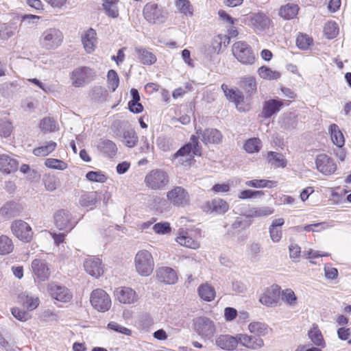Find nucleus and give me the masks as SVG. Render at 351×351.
<instances>
[{
	"label": "nucleus",
	"mask_w": 351,
	"mask_h": 351,
	"mask_svg": "<svg viewBox=\"0 0 351 351\" xmlns=\"http://www.w3.org/2000/svg\"><path fill=\"white\" fill-rule=\"evenodd\" d=\"M97 73L88 66H79L70 73L71 84L75 87H83L95 80Z\"/></svg>",
	"instance_id": "f03ea898"
},
{
	"label": "nucleus",
	"mask_w": 351,
	"mask_h": 351,
	"mask_svg": "<svg viewBox=\"0 0 351 351\" xmlns=\"http://www.w3.org/2000/svg\"><path fill=\"white\" fill-rule=\"evenodd\" d=\"M238 343L252 350L261 348L263 346V339L256 335L239 334L237 335Z\"/></svg>",
	"instance_id": "aec40b11"
},
{
	"label": "nucleus",
	"mask_w": 351,
	"mask_h": 351,
	"mask_svg": "<svg viewBox=\"0 0 351 351\" xmlns=\"http://www.w3.org/2000/svg\"><path fill=\"white\" fill-rule=\"evenodd\" d=\"M234 56L243 64H252L255 61V56L250 46L245 42H236L232 45Z\"/></svg>",
	"instance_id": "20e7f679"
},
{
	"label": "nucleus",
	"mask_w": 351,
	"mask_h": 351,
	"mask_svg": "<svg viewBox=\"0 0 351 351\" xmlns=\"http://www.w3.org/2000/svg\"><path fill=\"white\" fill-rule=\"evenodd\" d=\"M158 147L163 152L169 151L172 148V141L170 138L160 136L157 140Z\"/></svg>",
	"instance_id": "69168bd1"
},
{
	"label": "nucleus",
	"mask_w": 351,
	"mask_h": 351,
	"mask_svg": "<svg viewBox=\"0 0 351 351\" xmlns=\"http://www.w3.org/2000/svg\"><path fill=\"white\" fill-rule=\"evenodd\" d=\"M308 335L313 344L317 346H323L324 340L322 334L319 329L317 325H313L308 332Z\"/></svg>",
	"instance_id": "58836bf2"
},
{
	"label": "nucleus",
	"mask_w": 351,
	"mask_h": 351,
	"mask_svg": "<svg viewBox=\"0 0 351 351\" xmlns=\"http://www.w3.org/2000/svg\"><path fill=\"white\" fill-rule=\"evenodd\" d=\"M201 145L197 138L193 135L190 141L180 147L174 154V160L178 159V162H190L194 156H201Z\"/></svg>",
	"instance_id": "f257e3e1"
},
{
	"label": "nucleus",
	"mask_w": 351,
	"mask_h": 351,
	"mask_svg": "<svg viewBox=\"0 0 351 351\" xmlns=\"http://www.w3.org/2000/svg\"><path fill=\"white\" fill-rule=\"evenodd\" d=\"M176 241L180 245L191 249H197L199 247V243L194 239L189 232L183 229L179 230Z\"/></svg>",
	"instance_id": "a878e982"
},
{
	"label": "nucleus",
	"mask_w": 351,
	"mask_h": 351,
	"mask_svg": "<svg viewBox=\"0 0 351 351\" xmlns=\"http://www.w3.org/2000/svg\"><path fill=\"white\" fill-rule=\"evenodd\" d=\"M108 86L112 92H114L119 84V77L113 69L108 71L107 74Z\"/></svg>",
	"instance_id": "49530a36"
},
{
	"label": "nucleus",
	"mask_w": 351,
	"mask_h": 351,
	"mask_svg": "<svg viewBox=\"0 0 351 351\" xmlns=\"http://www.w3.org/2000/svg\"><path fill=\"white\" fill-rule=\"evenodd\" d=\"M193 329L204 339H212L216 331L214 322L206 317L194 319Z\"/></svg>",
	"instance_id": "7ed1b4c3"
},
{
	"label": "nucleus",
	"mask_w": 351,
	"mask_h": 351,
	"mask_svg": "<svg viewBox=\"0 0 351 351\" xmlns=\"http://www.w3.org/2000/svg\"><path fill=\"white\" fill-rule=\"evenodd\" d=\"M57 144L54 141H50L46 142L38 147L33 150V154L36 156H46L51 153L56 147Z\"/></svg>",
	"instance_id": "4c0bfd02"
},
{
	"label": "nucleus",
	"mask_w": 351,
	"mask_h": 351,
	"mask_svg": "<svg viewBox=\"0 0 351 351\" xmlns=\"http://www.w3.org/2000/svg\"><path fill=\"white\" fill-rule=\"evenodd\" d=\"M44 183L45 189L49 191H53L57 189L60 184L59 180L53 176H49L45 178Z\"/></svg>",
	"instance_id": "bf43d9fd"
},
{
	"label": "nucleus",
	"mask_w": 351,
	"mask_h": 351,
	"mask_svg": "<svg viewBox=\"0 0 351 351\" xmlns=\"http://www.w3.org/2000/svg\"><path fill=\"white\" fill-rule=\"evenodd\" d=\"M14 247V243L10 238L6 235L0 236V255L10 254Z\"/></svg>",
	"instance_id": "a19ab883"
},
{
	"label": "nucleus",
	"mask_w": 351,
	"mask_h": 351,
	"mask_svg": "<svg viewBox=\"0 0 351 351\" xmlns=\"http://www.w3.org/2000/svg\"><path fill=\"white\" fill-rule=\"evenodd\" d=\"M34 274L41 281L47 280L50 276L49 269L47 263L40 259H34L32 262Z\"/></svg>",
	"instance_id": "6ab92c4d"
},
{
	"label": "nucleus",
	"mask_w": 351,
	"mask_h": 351,
	"mask_svg": "<svg viewBox=\"0 0 351 351\" xmlns=\"http://www.w3.org/2000/svg\"><path fill=\"white\" fill-rule=\"evenodd\" d=\"M62 39L63 35L59 29L49 28L42 34L40 43L46 49H54L61 45Z\"/></svg>",
	"instance_id": "39448f33"
},
{
	"label": "nucleus",
	"mask_w": 351,
	"mask_h": 351,
	"mask_svg": "<svg viewBox=\"0 0 351 351\" xmlns=\"http://www.w3.org/2000/svg\"><path fill=\"white\" fill-rule=\"evenodd\" d=\"M217 346L224 350H232L238 345V338L229 335H221L215 340Z\"/></svg>",
	"instance_id": "393cba45"
},
{
	"label": "nucleus",
	"mask_w": 351,
	"mask_h": 351,
	"mask_svg": "<svg viewBox=\"0 0 351 351\" xmlns=\"http://www.w3.org/2000/svg\"><path fill=\"white\" fill-rule=\"evenodd\" d=\"M12 131V123L5 119L0 120V136L8 137Z\"/></svg>",
	"instance_id": "13d9d810"
},
{
	"label": "nucleus",
	"mask_w": 351,
	"mask_h": 351,
	"mask_svg": "<svg viewBox=\"0 0 351 351\" xmlns=\"http://www.w3.org/2000/svg\"><path fill=\"white\" fill-rule=\"evenodd\" d=\"M137 136L132 130L125 131L123 133V142L128 147H133L137 142Z\"/></svg>",
	"instance_id": "5fc2aeb1"
},
{
	"label": "nucleus",
	"mask_w": 351,
	"mask_h": 351,
	"mask_svg": "<svg viewBox=\"0 0 351 351\" xmlns=\"http://www.w3.org/2000/svg\"><path fill=\"white\" fill-rule=\"evenodd\" d=\"M248 328L252 333L258 336L265 335L267 332V326L262 322H252L248 326Z\"/></svg>",
	"instance_id": "3c124183"
},
{
	"label": "nucleus",
	"mask_w": 351,
	"mask_h": 351,
	"mask_svg": "<svg viewBox=\"0 0 351 351\" xmlns=\"http://www.w3.org/2000/svg\"><path fill=\"white\" fill-rule=\"evenodd\" d=\"M152 255L147 250L138 252L135 256V267L141 276H147L153 271Z\"/></svg>",
	"instance_id": "423d86ee"
},
{
	"label": "nucleus",
	"mask_w": 351,
	"mask_h": 351,
	"mask_svg": "<svg viewBox=\"0 0 351 351\" xmlns=\"http://www.w3.org/2000/svg\"><path fill=\"white\" fill-rule=\"evenodd\" d=\"M86 178L90 182L100 183H104L107 180V176L101 171H88L86 174Z\"/></svg>",
	"instance_id": "8fccbe9b"
},
{
	"label": "nucleus",
	"mask_w": 351,
	"mask_h": 351,
	"mask_svg": "<svg viewBox=\"0 0 351 351\" xmlns=\"http://www.w3.org/2000/svg\"><path fill=\"white\" fill-rule=\"evenodd\" d=\"M84 267L88 274L95 278L104 273L101 261L95 256L88 257L84 263Z\"/></svg>",
	"instance_id": "dca6fc26"
},
{
	"label": "nucleus",
	"mask_w": 351,
	"mask_h": 351,
	"mask_svg": "<svg viewBox=\"0 0 351 351\" xmlns=\"http://www.w3.org/2000/svg\"><path fill=\"white\" fill-rule=\"evenodd\" d=\"M156 276L159 281L168 285L175 284L178 280V276L176 271L169 267H162L159 268L157 270Z\"/></svg>",
	"instance_id": "5701e85b"
},
{
	"label": "nucleus",
	"mask_w": 351,
	"mask_h": 351,
	"mask_svg": "<svg viewBox=\"0 0 351 351\" xmlns=\"http://www.w3.org/2000/svg\"><path fill=\"white\" fill-rule=\"evenodd\" d=\"M317 169L324 175H331L337 169V165L333 159L326 154H320L315 159Z\"/></svg>",
	"instance_id": "ddd939ff"
},
{
	"label": "nucleus",
	"mask_w": 351,
	"mask_h": 351,
	"mask_svg": "<svg viewBox=\"0 0 351 351\" xmlns=\"http://www.w3.org/2000/svg\"><path fill=\"white\" fill-rule=\"evenodd\" d=\"M267 159L271 165L276 167H285L287 165V160L282 154L269 152L267 154Z\"/></svg>",
	"instance_id": "37998d69"
},
{
	"label": "nucleus",
	"mask_w": 351,
	"mask_h": 351,
	"mask_svg": "<svg viewBox=\"0 0 351 351\" xmlns=\"http://www.w3.org/2000/svg\"><path fill=\"white\" fill-rule=\"evenodd\" d=\"M298 118L293 113L284 114L283 125L286 129H293L297 125Z\"/></svg>",
	"instance_id": "6e6d98bb"
},
{
	"label": "nucleus",
	"mask_w": 351,
	"mask_h": 351,
	"mask_svg": "<svg viewBox=\"0 0 351 351\" xmlns=\"http://www.w3.org/2000/svg\"><path fill=\"white\" fill-rule=\"evenodd\" d=\"M19 299L23 306L29 311L35 309L39 304L38 298L30 296L26 293L20 294Z\"/></svg>",
	"instance_id": "f704fd0d"
},
{
	"label": "nucleus",
	"mask_w": 351,
	"mask_h": 351,
	"mask_svg": "<svg viewBox=\"0 0 351 351\" xmlns=\"http://www.w3.org/2000/svg\"><path fill=\"white\" fill-rule=\"evenodd\" d=\"M240 87L245 91L246 99L252 97L257 93V84L252 76H245L241 79Z\"/></svg>",
	"instance_id": "b1692460"
},
{
	"label": "nucleus",
	"mask_w": 351,
	"mask_h": 351,
	"mask_svg": "<svg viewBox=\"0 0 351 351\" xmlns=\"http://www.w3.org/2000/svg\"><path fill=\"white\" fill-rule=\"evenodd\" d=\"M198 295L204 301L210 302L215 296V289L208 283L201 285L197 289Z\"/></svg>",
	"instance_id": "473e14b6"
},
{
	"label": "nucleus",
	"mask_w": 351,
	"mask_h": 351,
	"mask_svg": "<svg viewBox=\"0 0 351 351\" xmlns=\"http://www.w3.org/2000/svg\"><path fill=\"white\" fill-rule=\"evenodd\" d=\"M169 180L167 173L162 170L155 171V189H166Z\"/></svg>",
	"instance_id": "e433bc0d"
},
{
	"label": "nucleus",
	"mask_w": 351,
	"mask_h": 351,
	"mask_svg": "<svg viewBox=\"0 0 351 351\" xmlns=\"http://www.w3.org/2000/svg\"><path fill=\"white\" fill-rule=\"evenodd\" d=\"M171 228L169 222H159L155 223V233L158 234H168Z\"/></svg>",
	"instance_id": "0e129e2a"
},
{
	"label": "nucleus",
	"mask_w": 351,
	"mask_h": 351,
	"mask_svg": "<svg viewBox=\"0 0 351 351\" xmlns=\"http://www.w3.org/2000/svg\"><path fill=\"white\" fill-rule=\"evenodd\" d=\"M40 128L41 130L47 132H55L58 130V126L55 120L50 117H45L40 121Z\"/></svg>",
	"instance_id": "de8ad7c7"
},
{
	"label": "nucleus",
	"mask_w": 351,
	"mask_h": 351,
	"mask_svg": "<svg viewBox=\"0 0 351 351\" xmlns=\"http://www.w3.org/2000/svg\"><path fill=\"white\" fill-rule=\"evenodd\" d=\"M299 7L297 4L289 3L281 6L279 15L285 20L293 19L298 12Z\"/></svg>",
	"instance_id": "7c9ffc66"
},
{
	"label": "nucleus",
	"mask_w": 351,
	"mask_h": 351,
	"mask_svg": "<svg viewBox=\"0 0 351 351\" xmlns=\"http://www.w3.org/2000/svg\"><path fill=\"white\" fill-rule=\"evenodd\" d=\"M262 147V142L258 138H251L246 141L243 148L249 154L257 153Z\"/></svg>",
	"instance_id": "79ce46f5"
},
{
	"label": "nucleus",
	"mask_w": 351,
	"mask_h": 351,
	"mask_svg": "<svg viewBox=\"0 0 351 351\" xmlns=\"http://www.w3.org/2000/svg\"><path fill=\"white\" fill-rule=\"evenodd\" d=\"M49 291L51 297L58 301L66 302L72 298V294L70 291L64 286L51 284Z\"/></svg>",
	"instance_id": "a211bd4d"
},
{
	"label": "nucleus",
	"mask_w": 351,
	"mask_h": 351,
	"mask_svg": "<svg viewBox=\"0 0 351 351\" xmlns=\"http://www.w3.org/2000/svg\"><path fill=\"white\" fill-rule=\"evenodd\" d=\"M54 223L60 230L66 232L71 231L75 226L76 222L71 220V215L69 211L62 209L54 214Z\"/></svg>",
	"instance_id": "9b49d317"
},
{
	"label": "nucleus",
	"mask_w": 351,
	"mask_h": 351,
	"mask_svg": "<svg viewBox=\"0 0 351 351\" xmlns=\"http://www.w3.org/2000/svg\"><path fill=\"white\" fill-rule=\"evenodd\" d=\"M324 32L328 38H334L339 33L338 25L334 21H329L325 24Z\"/></svg>",
	"instance_id": "09e8293b"
},
{
	"label": "nucleus",
	"mask_w": 351,
	"mask_h": 351,
	"mask_svg": "<svg viewBox=\"0 0 351 351\" xmlns=\"http://www.w3.org/2000/svg\"><path fill=\"white\" fill-rule=\"evenodd\" d=\"M312 43V38L306 34H299L296 38V45L302 50L307 49Z\"/></svg>",
	"instance_id": "864d4df0"
},
{
	"label": "nucleus",
	"mask_w": 351,
	"mask_h": 351,
	"mask_svg": "<svg viewBox=\"0 0 351 351\" xmlns=\"http://www.w3.org/2000/svg\"><path fill=\"white\" fill-rule=\"evenodd\" d=\"M258 75L265 80H277L280 78V74L277 71H273L271 69L263 66L258 70Z\"/></svg>",
	"instance_id": "c03bdc74"
},
{
	"label": "nucleus",
	"mask_w": 351,
	"mask_h": 351,
	"mask_svg": "<svg viewBox=\"0 0 351 351\" xmlns=\"http://www.w3.org/2000/svg\"><path fill=\"white\" fill-rule=\"evenodd\" d=\"M167 199L177 207H185L190 204L191 196L186 189L182 186H175L167 193Z\"/></svg>",
	"instance_id": "6e6552de"
},
{
	"label": "nucleus",
	"mask_w": 351,
	"mask_h": 351,
	"mask_svg": "<svg viewBox=\"0 0 351 351\" xmlns=\"http://www.w3.org/2000/svg\"><path fill=\"white\" fill-rule=\"evenodd\" d=\"M221 88L223 90L226 99L233 102L237 108L239 110H242V105L244 103V95L243 93L237 89L230 88L228 86L223 84L221 86Z\"/></svg>",
	"instance_id": "f3484780"
},
{
	"label": "nucleus",
	"mask_w": 351,
	"mask_h": 351,
	"mask_svg": "<svg viewBox=\"0 0 351 351\" xmlns=\"http://www.w3.org/2000/svg\"><path fill=\"white\" fill-rule=\"evenodd\" d=\"M328 131L330 134L331 140L334 145L338 147H342L345 144V138L343 133L337 124H331Z\"/></svg>",
	"instance_id": "c756f323"
},
{
	"label": "nucleus",
	"mask_w": 351,
	"mask_h": 351,
	"mask_svg": "<svg viewBox=\"0 0 351 351\" xmlns=\"http://www.w3.org/2000/svg\"><path fill=\"white\" fill-rule=\"evenodd\" d=\"M282 300L293 306L296 304L297 298L291 289H287L282 292Z\"/></svg>",
	"instance_id": "052dcab7"
},
{
	"label": "nucleus",
	"mask_w": 351,
	"mask_h": 351,
	"mask_svg": "<svg viewBox=\"0 0 351 351\" xmlns=\"http://www.w3.org/2000/svg\"><path fill=\"white\" fill-rule=\"evenodd\" d=\"M96 31L93 28L88 29L82 37L84 47L87 53H91L95 50L97 43Z\"/></svg>",
	"instance_id": "cd10ccee"
},
{
	"label": "nucleus",
	"mask_w": 351,
	"mask_h": 351,
	"mask_svg": "<svg viewBox=\"0 0 351 351\" xmlns=\"http://www.w3.org/2000/svg\"><path fill=\"white\" fill-rule=\"evenodd\" d=\"M106 90L104 88L95 86L91 89V97L97 101H103L105 100Z\"/></svg>",
	"instance_id": "4d7b16f0"
},
{
	"label": "nucleus",
	"mask_w": 351,
	"mask_h": 351,
	"mask_svg": "<svg viewBox=\"0 0 351 351\" xmlns=\"http://www.w3.org/2000/svg\"><path fill=\"white\" fill-rule=\"evenodd\" d=\"M99 193L97 191L83 192L80 195L79 203L82 206H94L98 199Z\"/></svg>",
	"instance_id": "72a5a7b5"
},
{
	"label": "nucleus",
	"mask_w": 351,
	"mask_h": 351,
	"mask_svg": "<svg viewBox=\"0 0 351 351\" xmlns=\"http://www.w3.org/2000/svg\"><path fill=\"white\" fill-rule=\"evenodd\" d=\"M175 5L179 12L186 16H191L193 14V8L189 0H176Z\"/></svg>",
	"instance_id": "ea45409f"
},
{
	"label": "nucleus",
	"mask_w": 351,
	"mask_h": 351,
	"mask_svg": "<svg viewBox=\"0 0 351 351\" xmlns=\"http://www.w3.org/2000/svg\"><path fill=\"white\" fill-rule=\"evenodd\" d=\"M281 294V289L277 285H273L267 288L260 296L259 302L268 307H274L278 305Z\"/></svg>",
	"instance_id": "9d476101"
},
{
	"label": "nucleus",
	"mask_w": 351,
	"mask_h": 351,
	"mask_svg": "<svg viewBox=\"0 0 351 351\" xmlns=\"http://www.w3.org/2000/svg\"><path fill=\"white\" fill-rule=\"evenodd\" d=\"M11 231L12 234L19 240L27 243L33 237V231L31 226L25 221L19 219L11 223Z\"/></svg>",
	"instance_id": "1a4fd4ad"
},
{
	"label": "nucleus",
	"mask_w": 351,
	"mask_h": 351,
	"mask_svg": "<svg viewBox=\"0 0 351 351\" xmlns=\"http://www.w3.org/2000/svg\"><path fill=\"white\" fill-rule=\"evenodd\" d=\"M143 16L145 19L150 24L154 23V4L147 3L143 8Z\"/></svg>",
	"instance_id": "338daca9"
},
{
	"label": "nucleus",
	"mask_w": 351,
	"mask_h": 351,
	"mask_svg": "<svg viewBox=\"0 0 351 351\" xmlns=\"http://www.w3.org/2000/svg\"><path fill=\"white\" fill-rule=\"evenodd\" d=\"M284 106L281 100L271 99L263 103L262 110L263 117L265 119L270 118L272 115L278 113Z\"/></svg>",
	"instance_id": "412c9836"
},
{
	"label": "nucleus",
	"mask_w": 351,
	"mask_h": 351,
	"mask_svg": "<svg viewBox=\"0 0 351 351\" xmlns=\"http://www.w3.org/2000/svg\"><path fill=\"white\" fill-rule=\"evenodd\" d=\"M229 209L228 204L221 198H215L211 201L206 202L203 206L204 212L223 215Z\"/></svg>",
	"instance_id": "2eb2a0df"
},
{
	"label": "nucleus",
	"mask_w": 351,
	"mask_h": 351,
	"mask_svg": "<svg viewBox=\"0 0 351 351\" xmlns=\"http://www.w3.org/2000/svg\"><path fill=\"white\" fill-rule=\"evenodd\" d=\"M98 149L104 154L110 158L114 156L117 152V147L115 143L108 139L101 140L99 143Z\"/></svg>",
	"instance_id": "2f4dec72"
},
{
	"label": "nucleus",
	"mask_w": 351,
	"mask_h": 351,
	"mask_svg": "<svg viewBox=\"0 0 351 351\" xmlns=\"http://www.w3.org/2000/svg\"><path fill=\"white\" fill-rule=\"evenodd\" d=\"M18 169V162L10 156L2 154L0 155V171L4 173L9 174L14 172Z\"/></svg>",
	"instance_id": "bb28decb"
},
{
	"label": "nucleus",
	"mask_w": 351,
	"mask_h": 351,
	"mask_svg": "<svg viewBox=\"0 0 351 351\" xmlns=\"http://www.w3.org/2000/svg\"><path fill=\"white\" fill-rule=\"evenodd\" d=\"M45 165L51 169L63 170L66 168V165L60 160L55 159V158H47Z\"/></svg>",
	"instance_id": "e2e57ef3"
},
{
	"label": "nucleus",
	"mask_w": 351,
	"mask_h": 351,
	"mask_svg": "<svg viewBox=\"0 0 351 351\" xmlns=\"http://www.w3.org/2000/svg\"><path fill=\"white\" fill-rule=\"evenodd\" d=\"M264 193L262 191H252L246 189L241 191L238 197L242 199H246L250 198H256L261 197Z\"/></svg>",
	"instance_id": "680f3d73"
},
{
	"label": "nucleus",
	"mask_w": 351,
	"mask_h": 351,
	"mask_svg": "<svg viewBox=\"0 0 351 351\" xmlns=\"http://www.w3.org/2000/svg\"><path fill=\"white\" fill-rule=\"evenodd\" d=\"M274 209L269 206L253 207L250 208L244 215L247 218L265 217L271 215Z\"/></svg>",
	"instance_id": "c85d7f7f"
},
{
	"label": "nucleus",
	"mask_w": 351,
	"mask_h": 351,
	"mask_svg": "<svg viewBox=\"0 0 351 351\" xmlns=\"http://www.w3.org/2000/svg\"><path fill=\"white\" fill-rule=\"evenodd\" d=\"M249 25L257 34L268 29L271 24V20L264 13H253L250 16Z\"/></svg>",
	"instance_id": "f8f14e48"
},
{
	"label": "nucleus",
	"mask_w": 351,
	"mask_h": 351,
	"mask_svg": "<svg viewBox=\"0 0 351 351\" xmlns=\"http://www.w3.org/2000/svg\"><path fill=\"white\" fill-rule=\"evenodd\" d=\"M277 182L267 180H253L245 182V185L254 188H272L276 186Z\"/></svg>",
	"instance_id": "a18cd8bd"
},
{
	"label": "nucleus",
	"mask_w": 351,
	"mask_h": 351,
	"mask_svg": "<svg viewBox=\"0 0 351 351\" xmlns=\"http://www.w3.org/2000/svg\"><path fill=\"white\" fill-rule=\"evenodd\" d=\"M118 0H102V6L106 14L113 19L119 16Z\"/></svg>",
	"instance_id": "c9c22d12"
},
{
	"label": "nucleus",
	"mask_w": 351,
	"mask_h": 351,
	"mask_svg": "<svg viewBox=\"0 0 351 351\" xmlns=\"http://www.w3.org/2000/svg\"><path fill=\"white\" fill-rule=\"evenodd\" d=\"M114 294L123 304H132L136 300V292L130 287H121L116 289Z\"/></svg>",
	"instance_id": "4be33fe9"
},
{
	"label": "nucleus",
	"mask_w": 351,
	"mask_h": 351,
	"mask_svg": "<svg viewBox=\"0 0 351 351\" xmlns=\"http://www.w3.org/2000/svg\"><path fill=\"white\" fill-rule=\"evenodd\" d=\"M12 315L18 320L21 322H25L30 318L29 314L19 308H12L11 310Z\"/></svg>",
	"instance_id": "774afa93"
},
{
	"label": "nucleus",
	"mask_w": 351,
	"mask_h": 351,
	"mask_svg": "<svg viewBox=\"0 0 351 351\" xmlns=\"http://www.w3.org/2000/svg\"><path fill=\"white\" fill-rule=\"evenodd\" d=\"M197 140L200 138L205 144H219L222 141V134L221 132L215 128H207L204 130H197Z\"/></svg>",
	"instance_id": "4468645a"
},
{
	"label": "nucleus",
	"mask_w": 351,
	"mask_h": 351,
	"mask_svg": "<svg viewBox=\"0 0 351 351\" xmlns=\"http://www.w3.org/2000/svg\"><path fill=\"white\" fill-rule=\"evenodd\" d=\"M90 302L93 307L100 312L108 311L111 306V300L103 289H97L92 291Z\"/></svg>",
	"instance_id": "0eeeda50"
},
{
	"label": "nucleus",
	"mask_w": 351,
	"mask_h": 351,
	"mask_svg": "<svg viewBox=\"0 0 351 351\" xmlns=\"http://www.w3.org/2000/svg\"><path fill=\"white\" fill-rule=\"evenodd\" d=\"M138 54V59L144 64H151L152 63V53L147 51L145 49L136 48L135 49Z\"/></svg>",
	"instance_id": "603ef678"
}]
</instances>
